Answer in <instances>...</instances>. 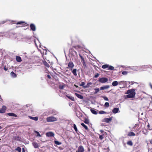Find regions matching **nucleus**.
I'll return each instance as SVG.
<instances>
[{
  "mask_svg": "<svg viewBox=\"0 0 152 152\" xmlns=\"http://www.w3.org/2000/svg\"><path fill=\"white\" fill-rule=\"evenodd\" d=\"M128 94L126 96L127 98H132L134 97L136 93L134 89L129 90L127 91V93Z\"/></svg>",
  "mask_w": 152,
  "mask_h": 152,
  "instance_id": "obj_1",
  "label": "nucleus"
},
{
  "mask_svg": "<svg viewBox=\"0 0 152 152\" xmlns=\"http://www.w3.org/2000/svg\"><path fill=\"white\" fill-rule=\"evenodd\" d=\"M47 121L48 122L55 121H57V118L53 116L48 117L46 119Z\"/></svg>",
  "mask_w": 152,
  "mask_h": 152,
  "instance_id": "obj_2",
  "label": "nucleus"
},
{
  "mask_svg": "<svg viewBox=\"0 0 152 152\" xmlns=\"http://www.w3.org/2000/svg\"><path fill=\"white\" fill-rule=\"evenodd\" d=\"M108 81V79L106 77H102L99 79V81L102 83H104Z\"/></svg>",
  "mask_w": 152,
  "mask_h": 152,
  "instance_id": "obj_3",
  "label": "nucleus"
},
{
  "mask_svg": "<svg viewBox=\"0 0 152 152\" xmlns=\"http://www.w3.org/2000/svg\"><path fill=\"white\" fill-rule=\"evenodd\" d=\"M141 68L142 69V66H133L132 67H131L130 69L135 71H138Z\"/></svg>",
  "mask_w": 152,
  "mask_h": 152,
  "instance_id": "obj_4",
  "label": "nucleus"
},
{
  "mask_svg": "<svg viewBox=\"0 0 152 152\" xmlns=\"http://www.w3.org/2000/svg\"><path fill=\"white\" fill-rule=\"evenodd\" d=\"M84 149L82 145H80L78 147L77 152H84Z\"/></svg>",
  "mask_w": 152,
  "mask_h": 152,
  "instance_id": "obj_5",
  "label": "nucleus"
},
{
  "mask_svg": "<svg viewBox=\"0 0 152 152\" xmlns=\"http://www.w3.org/2000/svg\"><path fill=\"white\" fill-rule=\"evenodd\" d=\"M112 120V118H105L102 121L103 122H105L108 123L110 121H111Z\"/></svg>",
  "mask_w": 152,
  "mask_h": 152,
  "instance_id": "obj_6",
  "label": "nucleus"
},
{
  "mask_svg": "<svg viewBox=\"0 0 152 152\" xmlns=\"http://www.w3.org/2000/svg\"><path fill=\"white\" fill-rule=\"evenodd\" d=\"M30 27L31 29L33 31H35L36 30V27L34 24L31 23L30 25Z\"/></svg>",
  "mask_w": 152,
  "mask_h": 152,
  "instance_id": "obj_7",
  "label": "nucleus"
},
{
  "mask_svg": "<svg viewBox=\"0 0 152 152\" xmlns=\"http://www.w3.org/2000/svg\"><path fill=\"white\" fill-rule=\"evenodd\" d=\"M6 110V106H3L1 109L0 110V113H4Z\"/></svg>",
  "mask_w": 152,
  "mask_h": 152,
  "instance_id": "obj_8",
  "label": "nucleus"
},
{
  "mask_svg": "<svg viewBox=\"0 0 152 152\" xmlns=\"http://www.w3.org/2000/svg\"><path fill=\"white\" fill-rule=\"evenodd\" d=\"M54 134L52 132H48L46 133V135L48 137H52L54 136Z\"/></svg>",
  "mask_w": 152,
  "mask_h": 152,
  "instance_id": "obj_9",
  "label": "nucleus"
},
{
  "mask_svg": "<svg viewBox=\"0 0 152 152\" xmlns=\"http://www.w3.org/2000/svg\"><path fill=\"white\" fill-rule=\"evenodd\" d=\"M85 84V83L84 82H82L81 83L80 85V86H81L83 87L84 88H86L90 86H84Z\"/></svg>",
  "mask_w": 152,
  "mask_h": 152,
  "instance_id": "obj_10",
  "label": "nucleus"
},
{
  "mask_svg": "<svg viewBox=\"0 0 152 152\" xmlns=\"http://www.w3.org/2000/svg\"><path fill=\"white\" fill-rule=\"evenodd\" d=\"M110 87L108 85H106L105 86H102L100 88V90H103L107 89L108 88H109Z\"/></svg>",
  "mask_w": 152,
  "mask_h": 152,
  "instance_id": "obj_11",
  "label": "nucleus"
},
{
  "mask_svg": "<svg viewBox=\"0 0 152 152\" xmlns=\"http://www.w3.org/2000/svg\"><path fill=\"white\" fill-rule=\"evenodd\" d=\"M28 117L30 119L34 120L35 121H37L38 119V117H33L31 116H29Z\"/></svg>",
  "mask_w": 152,
  "mask_h": 152,
  "instance_id": "obj_12",
  "label": "nucleus"
},
{
  "mask_svg": "<svg viewBox=\"0 0 152 152\" xmlns=\"http://www.w3.org/2000/svg\"><path fill=\"white\" fill-rule=\"evenodd\" d=\"M119 111V108L117 107H115L112 110V112L114 113H116L118 112Z\"/></svg>",
  "mask_w": 152,
  "mask_h": 152,
  "instance_id": "obj_13",
  "label": "nucleus"
},
{
  "mask_svg": "<svg viewBox=\"0 0 152 152\" xmlns=\"http://www.w3.org/2000/svg\"><path fill=\"white\" fill-rule=\"evenodd\" d=\"M68 66L69 68H71V69H72L74 66V65L73 62H70L68 63Z\"/></svg>",
  "mask_w": 152,
  "mask_h": 152,
  "instance_id": "obj_14",
  "label": "nucleus"
},
{
  "mask_svg": "<svg viewBox=\"0 0 152 152\" xmlns=\"http://www.w3.org/2000/svg\"><path fill=\"white\" fill-rule=\"evenodd\" d=\"M149 68L150 69H152V66L150 65H144L142 66V69H144V68Z\"/></svg>",
  "mask_w": 152,
  "mask_h": 152,
  "instance_id": "obj_15",
  "label": "nucleus"
},
{
  "mask_svg": "<svg viewBox=\"0 0 152 152\" xmlns=\"http://www.w3.org/2000/svg\"><path fill=\"white\" fill-rule=\"evenodd\" d=\"M7 115L10 116L17 117V115L13 113H8Z\"/></svg>",
  "mask_w": 152,
  "mask_h": 152,
  "instance_id": "obj_16",
  "label": "nucleus"
},
{
  "mask_svg": "<svg viewBox=\"0 0 152 152\" xmlns=\"http://www.w3.org/2000/svg\"><path fill=\"white\" fill-rule=\"evenodd\" d=\"M118 84V82L116 81H114L112 83V85L114 86H116Z\"/></svg>",
  "mask_w": 152,
  "mask_h": 152,
  "instance_id": "obj_17",
  "label": "nucleus"
},
{
  "mask_svg": "<svg viewBox=\"0 0 152 152\" xmlns=\"http://www.w3.org/2000/svg\"><path fill=\"white\" fill-rule=\"evenodd\" d=\"M16 61L18 62H20L22 61L21 58L20 57L16 56Z\"/></svg>",
  "mask_w": 152,
  "mask_h": 152,
  "instance_id": "obj_18",
  "label": "nucleus"
},
{
  "mask_svg": "<svg viewBox=\"0 0 152 152\" xmlns=\"http://www.w3.org/2000/svg\"><path fill=\"white\" fill-rule=\"evenodd\" d=\"M75 94L76 96L79 98H80L81 99H83V96L77 93H75Z\"/></svg>",
  "mask_w": 152,
  "mask_h": 152,
  "instance_id": "obj_19",
  "label": "nucleus"
},
{
  "mask_svg": "<svg viewBox=\"0 0 152 152\" xmlns=\"http://www.w3.org/2000/svg\"><path fill=\"white\" fill-rule=\"evenodd\" d=\"M32 145L35 148H38L39 146L37 143L33 142L32 143Z\"/></svg>",
  "mask_w": 152,
  "mask_h": 152,
  "instance_id": "obj_20",
  "label": "nucleus"
},
{
  "mask_svg": "<svg viewBox=\"0 0 152 152\" xmlns=\"http://www.w3.org/2000/svg\"><path fill=\"white\" fill-rule=\"evenodd\" d=\"M10 74L11 77H15L17 76L16 74L13 71L11 72Z\"/></svg>",
  "mask_w": 152,
  "mask_h": 152,
  "instance_id": "obj_21",
  "label": "nucleus"
},
{
  "mask_svg": "<svg viewBox=\"0 0 152 152\" xmlns=\"http://www.w3.org/2000/svg\"><path fill=\"white\" fill-rule=\"evenodd\" d=\"M128 135L129 136H134L135 135V134L133 132H130L128 133Z\"/></svg>",
  "mask_w": 152,
  "mask_h": 152,
  "instance_id": "obj_22",
  "label": "nucleus"
},
{
  "mask_svg": "<svg viewBox=\"0 0 152 152\" xmlns=\"http://www.w3.org/2000/svg\"><path fill=\"white\" fill-rule=\"evenodd\" d=\"M76 72H77V69H74L72 71V72L73 74V75L75 76L77 75V74Z\"/></svg>",
  "mask_w": 152,
  "mask_h": 152,
  "instance_id": "obj_23",
  "label": "nucleus"
},
{
  "mask_svg": "<svg viewBox=\"0 0 152 152\" xmlns=\"http://www.w3.org/2000/svg\"><path fill=\"white\" fill-rule=\"evenodd\" d=\"M66 96L69 98V99L71 100L72 101H74V98L72 96H68V95H66Z\"/></svg>",
  "mask_w": 152,
  "mask_h": 152,
  "instance_id": "obj_24",
  "label": "nucleus"
},
{
  "mask_svg": "<svg viewBox=\"0 0 152 152\" xmlns=\"http://www.w3.org/2000/svg\"><path fill=\"white\" fill-rule=\"evenodd\" d=\"M114 69V67L113 66L110 65H109L108 66V69H107L108 70H112Z\"/></svg>",
  "mask_w": 152,
  "mask_h": 152,
  "instance_id": "obj_25",
  "label": "nucleus"
},
{
  "mask_svg": "<svg viewBox=\"0 0 152 152\" xmlns=\"http://www.w3.org/2000/svg\"><path fill=\"white\" fill-rule=\"evenodd\" d=\"M108 64H104L102 66V68L103 69H105L107 68H108Z\"/></svg>",
  "mask_w": 152,
  "mask_h": 152,
  "instance_id": "obj_26",
  "label": "nucleus"
},
{
  "mask_svg": "<svg viewBox=\"0 0 152 152\" xmlns=\"http://www.w3.org/2000/svg\"><path fill=\"white\" fill-rule=\"evenodd\" d=\"M43 63L44 64L46 67H49V65L46 61H44Z\"/></svg>",
  "mask_w": 152,
  "mask_h": 152,
  "instance_id": "obj_27",
  "label": "nucleus"
},
{
  "mask_svg": "<svg viewBox=\"0 0 152 152\" xmlns=\"http://www.w3.org/2000/svg\"><path fill=\"white\" fill-rule=\"evenodd\" d=\"M54 143L58 145H60L61 144V142L56 140L54 141Z\"/></svg>",
  "mask_w": 152,
  "mask_h": 152,
  "instance_id": "obj_28",
  "label": "nucleus"
},
{
  "mask_svg": "<svg viewBox=\"0 0 152 152\" xmlns=\"http://www.w3.org/2000/svg\"><path fill=\"white\" fill-rule=\"evenodd\" d=\"M81 125L86 130L88 129V127H87V126L84 123H81Z\"/></svg>",
  "mask_w": 152,
  "mask_h": 152,
  "instance_id": "obj_29",
  "label": "nucleus"
},
{
  "mask_svg": "<svg viewBox=\"0 0 152 152\" xmlns=\"http://www.w3.org/2000/svg\"><path fill=\"white\" fill-rule=\"evenodd\" d=\"M65 85H60L59 86V88L60 89H63L64 88V87L65 86Z\"/></svg>",
  "mask_w": 152,
  "mask_h": 152,
  "instance_id": "obj_30",
  "label": "nucleus"
},
{
  "mask_svg": "<svg viewBox=\"0 0 152 152\" xmlns=\"http://www.w3.org/2000/svg\"><path fill=\"white\" fill-rule=\"evenodd\" d=\"M84 122L86 124H88L89 123V120L88 119H87V118H86L85 119V121H84Z\"/></svg>",
  "mask_w": 152,
  "mask_h": 152,
  "instance_id": "obj_31",
  "label": "nucleus"
},
{
  "mask_svg": "<svg viewBox=\"0 0 152 152\" xmlns=\"http://www.w3.org/2000/svg\"><path fill=\"white\" fill-rule=\"evenodd\" d=\"M127 144L130 146H132L133 145L132 142L131 141H128L127 142Z\"/></svg>",
  "mask_w": 152,
  "mask_h": 152,
  "instance_id": "obj_32",
  "label": "nucleus"
},
{
  "mask_svg": "<svg viewBox=\"0 0 152 152\" xmlns=\"http://www.w3.org/2000/svg\"><path fill=\"white\" fill-rule=\"evenodd\" d=\"M16 150L18 151V152H21V148L20 147H18L16 148Z\"/></svg>",
  "mask_w": 152,
  "mask_h": 152,
  "instance_id": "obj_33",
  "label": "nucleus"
},
{
  "mask_svg": "<svg viewBox=\"0 0 152 152\" xmlns=\"http://www.w3.org/2000/svg\"><path fill=\"white\" fill-rule=\"evenodd\" d=\"M73 127H74V128L75 130V131L76 132H77V128L75 124H74Z\"/></svg>",
  "mask_w": 152,
  "mask_h": 152,
  "instance_id": "obj_34",
  "label": "nucleus"
},
{
  "mask_svg": "<svg viewBox=\"0 0 152 152\" xmlns=\"http://www.w3.org/2000/svg\"><path fill=\"white\" fill-rule=\"evenodd\" d=\"M99 113L100 114H103L106 113V112L104 111H99Z\"/></svg>",
  "mask_w": 152,
  "mask_h": 152,
  "instance_id": "obj_35",
  "label": "nucleus"
},
{
  "mask_svg": "<svg viewBox=\"0 0 152 152\" xmlns=\"http://www.w3.org/2000/svg\"><path fill=\"white\" fill-rule=\"evenodd\" d=\"M90 110L92 113L95 114V110H94V109H93L92 108H91Z\"/></svg>",
  "mask_w": 152,
  "mask_h": 152,
  "instance_id": "obj_36",
  "label": "nucleus"
},
{
  "mask_svg": "<svg viewBox=\"0 0 152 152\" xmlns=\"http://www.w3.org/2000/svg\"><path fill=\"white\" fill-rule=\"evenodd\" d=\"M128 74V72L126 71H124L122 72V74L124 75H126Z\"/></svg>",
  "mask_w": 152,
  "mask_h": 152,
  "instance_id": "obj_37",
  "label": "nucleus"
},
{
  "mask_svg": "<svg viewBox=\"0 0 152 152\" xmlns=\"http://www.w3.org/2000/svg\"><path fill=\"white\" fill-rule=\"evenodd\" d=\"M34 132L35 133H36L37 134V136H39V137H41V135L39 133V132L37 131H35Z\"/></svg>",
  "mask_w": 152,
  "mask_h": 152,
  "instance_id": "obj_38",
  "label": "nucleus"
},
{
  "mask_svg": "<svg viewBox=\"0 0 152 152\" xmlns=\"http://www.w3.org/2000/svg\"><path fill=\"white\" fill-rule=\"evenodd\" d=\"M79 56H80V57L81 58V60L82 61H83V62H84V58L81 55H80V54H79Z\"/></svg>",
  "mask_w": 152,
  "mask_h": 152,
  "instance_id": "obj_39",
  "label": "nucleus"
},
{
  "mask_svg": "<svg viewBox=\"0 0 152 152\" xmlns=\"http://www.w3.org/2000/svg\"><path fill=\"white\" fill-rule=\"evenodd\" d=\"M91 144L93 145L94 146L95 145V142L94 140H93L91 141Z\"/></svg>",
  "mask_w": 152,
  "mask_h": 152,
  "instance_id": "obj_40",
  "label": "nucleus"
},
{
  "mask_svg": "<svg viewBox=\"0 0 152 152\" xmlns=\"http://www.w3.org/2000/svg\"><path fill=\"white\" fill-rule=\"evenodd\" d=\"M125 82L124 81H121L118 82V84L121 85V84H124V83Z\"/></svg>",
  "mask_w": 152,
  "mask_h": 152,
  "instance_id": "obj_41",
  "label": "nucleus"
},
{
  "mask_svg": "<svg viewBox=\"0 0 152 152\" xmlns=\"http://www.w3.org/2000/svg\"><path fill=\"white\" fill-rule=\"evenodd\" d=\"M104 105L106 107H108L109 106V103L108 102H105L104 104Z\"/></svg>",
  "mask_w": 152,
  "mask_h": 152,
  "instance_id": "obj_42",
  "label": "nucleus"
},
{
  "mask_svg": "<svg viewBox=\"0 0 152 152\" xmlns=\"http://www.w3.org/2000/svg\"><path fill=\"white\" fill-rule=\"evenodd\" d=\"M103 98H104V99L105 101H108V99L107 97L106 96H103Z\"/></svg>",
  "mask_w": 152,
  "mask_h": 152,
  "instance_id": "obj_43",
  "label": "nucleus"
},
{
  "mask_svg": "<svg viewBox=\"0 0 152 152\" xmlns=\"http://www.w3.org/2000/svg\"><path fill=\"white\" fill-rule=\"evenodd\" d=\"M7 20H4L2 21L0 23V25L1 24H3L6 22Z\"/></svg>",
  "mask_w": 152,
  "mask_h": 152,
  "instance_id": "obj_44",
  "label": "nucleus"
},
{
  "mask_svg": "<svg viewBox=\"0 0 152 152\" xmlns=\"http://www.w3.org/2000/svg\"><path fill=\"white\" fill-rule=\"evenodd\" d=\"M99 88H96V94L99 91Z\"/></svg>",
  "mask_w": 152,
  "mask_h": 152,
  "instance_id": "obj_45",
  "label": "nucleus"
},
{
  "mask_svg": "<svg viewBox=\"0 0 152 152\" xmlns=\"http://www.w3.org/2000/svg\"><path fill=\"white\" fill-rule=\"evenodd\" d=\"M99 138L101 140H102L103 138V136L102 135H100Z\"/></svg>",
  "mask_w": 152,
  "mask_h": 152,
  "instance_id": "obj_46",
  "label": "nucleus"
},
{
  "mask_svg": "<svg viewBox=\"0 0 152 152\" xmlns=\"http://www.w3.org/2000/svg\"><path fill=\"white\" fill-rule=\"evenodd\" d=\"M24 23V22H23V21H20V22H18L17 23V24H21L22 23Z\"/></svg>",
  "mask_w": 152,
  "mask_h": 152,
  "instance_id": "obj_47",
  "label": "nucleus"
},
{
  "mask_svg": "<svg viewBox=\"0 0 152 152\" xmlns=\"http://www.w3.org/2000/svg\"><path fill=\"white\" fill-rule=\"evenodd\" d=\"M138 125V124H135V125H134L133 129H135L137 127V126Z\"/></svg>",
  "mask_w": 152,
  "mask_h": 152,
  "instance_id": "obj_48",
  "label": "nucleus"
},
{
  "mask_svg": "<svg viewBox=\"0 0 152 152\" xmlns=\"http://www.w3.org/2000/svg\"><path fill=\"white\" fill-rule=\"evenodd\" d=\"M92 84L90 82L88 83L86 86H90Z\"/></svg>",
  "mask_w": 152,
  "mask_h": 152,
  "instance_id": "obj_49",
  "label": "nucleus"
},
{
  "mask_svg": "<svg viewBox=\"0 0 152 152\" xmlns=\"http://www.w3.org/2000/svg\"><path fill=\"white\" fill-rule=\"evenodd\" d=\"M121 66L122 67H123V68H126L127 67H127L126 66Z\"/></svg>",
  "mask_w": 152,
  "mask_h": 152,
  "instance_id": "obj_50",
  "label": "nucleus"
},
{
  "mask_svg": "<svg viewBox=\"0 0 152 152\" xmlns=\"http://www.w3.org/2000/svg\"><path fill=\"white\" fill-rule=\"evenodd\" d=\"M99 74L98 73H97L96 74L95 77L96 78L98 77L99 75Z\"/></svg>",
  "mask_w": 152,
  "mask_h": 152,
  "instance_id": "obj_51",
  "label": "nucleus"
},
{
  "mask_svg": "<svg viewBox=\"0 0 152 152\" xmlns=\"http://www.w3.org/2000/svg\"><path fill=\"white\" fill-rule=\"evenodd\" d=\"M47 77L49 79H50L51 78V76L49 75H48Z\"/></svg>",
  "mask_w": 152,
  "mask_h": 152,
  "instance_id": "obj_52",
  "label": "nucleus"
},
{
  "mask_svg": "<svg viewBox=\"0 0 152 152\" xmlns=\"http://www.w3.org/2000/svg\"><path fill=\"white\" fill-rule=\"evenodd\" d=\"M149 85L150 87H151V88L152 89V85L151 84V83H149Z\"/></svg>",
  "mask_w": 152,
  "mask_h": 152,
  "instance_id": "obj_53",
  "label": "nucleus"
},
{
  "mask_svg": "<svg viewBox=\"0 0 152 152\" xmlns=\"http://www.w3.org/2000/svg\"><path fill=\"white\" fill-rule=\"evenodd\" d=\"M130 83H131L132 85L134 83H136L134 82H130Z\"/></svg>",
  "mask_w": 152,
  "mask_h": 152,
  "instance_id": "obj_54",
  "label": "nucleus"
},
{
  "mask_svg": "<svg viewBox=\"0 0 152 152\" xmlns=\"http://www.w3.org/2000/svg\"><path fill=\"white\" fill-rule=\"evenodd\" d=\"M4 70H5V71H7V69L5 67H4Z\"/></svg>",
  "mask_w": 152,
  "mask_h": 152,
  "instance_id": "obj_55",
  "label": "nucleus"
},
{
  "mask_svg": "<svg viewBox=\"0 0 152 152\" xmlns=\"http://www.w3.org/2000/svg\"><path fill=\"white\" fill-rule=\"evenodd\" d=\"M100 131L101 132V133H102L104 132L103 130H100Z\"/></svg>",
  "mask_w": 152,
  "mask_h": 152,
  "instance_id": "obj_56",
  "label": "nucleus"
},
{
  "mask_svg": "<svg viewBox=\"0 0 152 152\" xmlns=\"http://www.w3.org/2000/svg\"><path fill=\"white\" fill-rule=\"evenodd\" d=\"M83 65L84 66L85 65V62H83Z\"/></svg>",
  "mask_w": 152,
  "mask_h": 152,
  "instance_id": "obj_57",
  "label": "nucleus"
},
{
  "mask_svg": "<svg viewBox=\"0 0 152 152\" xmlns=\"http://www.w3.org/2000/svg\"><path fill=\"white\" fill-rule=\"evenodd\" d=\"M18 138H15V140H18Z\"/></svg>",
  "mask_w": 152,
  "mask_h": 152,
  "instance_id": "obj_58",
  "label": "nucleus"
},
{
  "mask_svg": "<svg viewBox=\"0 0 152 152\" xmlns=\"http://www.w3.org/2000/svg\"><path fill=\"white\" fill-rule=\"evenodd\" d=\"M150 143L152 145V139L150 141Z\"/></svg>",
  "mask_w": 152,
  "mask_h": 152,
  "instance_id": "obj_59",
  "label": "nucleus"
},
{
  "mask_svg": "<svg viewBox=\"0 0 152 152\" xmlns=\"http://www.w3.org/2000/svg\"><path fill=\"white\" fill-rule=\"evenodd\" d=\"M147 126L148 128H149L150 127V125L149 124Z\"/></svg>",
  "mask_w": 152,
  "mask_h": 152,
  "instance_id": "obj_60",
  "label": "nucleus"
},
{
  "mask_svg": "<svg viewBox=\"0 0 152 152\" xmlns=\"http://www.w3.org/2000/svg\"><path fill=\"white\" fill-rule=\"evenodd\" d=\"M22 152H24V150L23 148V151Z\"/></svg>",
  "mask_w": 152,
  "mask_h": 152,
  "instance_id": "obj_61",
  "label": "nucleus"
},
{
  "mask_svg": "<svg viewBox=\"0 0 152 152\" xmlns=\"http://www.w3.org/2000/svg\"><path fill=\"white\" fill-rule=\"evenodd\" d=\"M34 42H35V44L36 45V43L35 42V40H34Z\"/></svg>",
  "mask_w": 152,
  "mask_h": 152,
  "instance_id": "obj_62",
  "label": "nucleus"
},
{
  "mask_svg": "<svg viewBox=\"0 0 152 152\" xmlns=\"http://www.w3.org/2000/svg\"><path fill=\"white\" fill-rule=\"evenodd\" d=\"M95 114H96H96H97V113L96 112V113H95Z\"/></svg>",
  "mask_w": 152,
  "mask_h": 152,
  "instance_id": "obj_63",
  "label": "nucleus"
},
{
  "mask_svg": "<svg viewBox=\"0 0 152 152\" xmlns=\"http://www.w3.org/2000/svg\"><path fill=\"white\" fill-rule=\"evenodd\" d=\"M143 133L144 134H145V133H144V131H143Z\"/></svg>",
  "mask_w": 152,
  "mask_h": 152,
  "instance_id": "obj_64",
  "label": "nucleus"
}]
</instances>
